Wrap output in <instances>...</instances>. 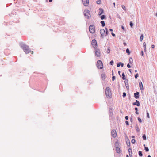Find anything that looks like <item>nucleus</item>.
I'll return each mask as SVG.
<instances>
[{"instance_id":"obj_1","label":"nucleus","mask_w":157,"mask_h":157,"mask_svg":"<svg viewBox=\"0 0 157 157\" xmlns=\"http://www.w3.org/2000/svg\"><path fill=\"white\" fill-rule=\"evenodd\" d=\"M21 47L26 54L28 53L31 52V50L29 49L28 46L22 44L21 45Z\"/></svg>"},{"instance_id":"obj_2","label":"nucleus","mask_w":157,"mask_h":157,"mask_svg":"<svg viewBox=\"0 0 157 157\" xmlns=\"http://www.w3.org/2000/svg\"><path fill=\"white\" fill-rule=\"evenodd\" d=\"M105 93L107 97L108 98H110L112 97V93L109 88L107 87L105 90Z\"/></svg>"},{"instance_id":"obj_3","label":"nucleus","mask_w":157,"mask_h":157,"mask_svg":"<svg viewBox=\"0 0 157 157\" xmlns=\"http://www.w3.org/2000/svg\"><path fill=\"white\" fill-rule=\"evenodd\" d=\"M84 15L85 17L87 19H90V11L88 10H86L84 11Z\"/></svg>"},{"instance_id":"obj_4","label":"nucleus","mask_w":157,"mask_h":157,"mask_svg":"<svg viewBox=\"0 0 157 157\" xmlns=\"http://www.w3.org/2000/svg\"><path fill=\"white\" fill-rule=\"evenodd\" d=\"M97 66L98 69H102L103 68V65L101 60H98L97 63Z\"/></svg>"},{"instance_id":"obj_5","label":"nucleus","mask_w":157,"mask_h":157,"mask_svg":"<svg viewBox=\"0 0 157 157\" xmlns=\"http://www.w3.org/2000/svg\"><path fill=\"white\" fill-rule=\"evenodd\" d=\"M95 56L97 57H100L101 55V52L99 49H95Z\"/></svg>"},{"instance_id":"obj_6","label":"nucleus","mask_w":157,"mask_h":157,"mask_svg":"<svg viewBox=\"0 0 157 157\" xmlns=\"http://www.w3.org/2000/svg\"><path fill=\"white\" fill-rule=\"evenodd\" d=\"M89 30L91 33H93L95 32V27L93 25H91L89 27Z\"/></svg>"},{"instance_id":"obj_7","label":"nucleus","mask_w":157,"mask_h":157,"mask_svg":"<svg viewBox=\"0 0 157 157\" xmlns=\"http://www.w3.org/2000/svg\"><path fill=\"white\" fill-rule=\"evenodd\" d=\"M91 44L94 49H96L97 48V44L96 41L94 39L92 40Z\"/></svg>"},{"instance_id":"obj_8","label":"nucleus","mask_w":157,"mask_h":157,"mask_svg":"<svg viewBox=\"0 0 157 157\" xmlns=\"http://www.w3.org/2000/svg\"><path fill=\"white\" fill-rule=\"evenodd\" d=\"M111 135L113 138H115L117 136L116 131L115 130H113L111 131Z\"/></svg>"},{"instance_id":"obj_9","label":"nucleus","mask_w":157,"mask_h":157,"mask_svg":"<svg viewBox=\"0 0 157 157\" xmlns=\"http://www.w3.org/2000/svg\"><path fill=\"white\" fill-rule=\"evenodd\" d=\"M100 33L101 35V37H103L105 34V31L104 29H101L100 30Z\"/></svg>"},{"instance_id":"obj_10","label":"nucleus","mask_w":157,"mask_h":157,"mask_svg":"<svg viewBox=\"0 0 157 157\" xmlns=\"http://www.w3.org/2000/svg\"><path fill=\"white\" fill-rule=\"evenodd\" d=\"M83 5L86 6H87L89 4V0H82Z\"/></svg>"},{"instance_id":"obj_11","label":"nucleus","mask_w":157,"mask_h":157,"mask_svg":"<svg viewBox=\"0 0 157 157\" xmlns=\"http://www.w3.org/2000/svg\"><path fill=\"white\" fill-rule=\"evenodd\" d=\"M99 10H100V11L98 13V15H100L103 13L104 12V10L103 9L101 8H100L99 9Z\"/></svg>"},{"instance_id":"obj_12","label":"nucleus","mask_w":157,"mask_h":157,"mask_svg":"<svg viewBox=\"0 0 157 157\" xmlns=\"http://www.w3.org/2000/svg\"><path fill=\"white\" fill-rule=\"evenodd\" d=\"M134 97L136 99H138L139 97V92H136L134 94Z\"/></svg>"},{"instance_id":"obj_13","label":"nucleus","mask_w":157,"mask_h":157,"mask_svg":"<svg viewBox=\"0 0 157 157\" xmlns=\"http://www.w3.org/2000/svg\"><path fill=\"white\" fill-rule=\"evenodd\" d=\"M133 105H136L138 106H139L140 105L139 102L137 100L136 101V102H134L133 103Z\"/></svg>"},{"instance_id":"obj_14","label":"nucleus","mask_w":157,"mask_h":157,"mask_svg":"<svg viewBox=\"0 0 157 157\" xmlns=\"http://www.w3.org/2000/svg\"><path fill=\"white\" fill-rule=\"evenodd\" d=\"M139 85L140 88L141 90H143L144 88L143 87V84L141 82H140L139 83Z\"/></svg>"},{"instance_id":"obj_15","label":"nucleus","mask_w":157,"mask_h":157,"mask_svg":"<svg viewBox=\"0 0 157 157\" xmlns=\"http://www.w3.org/2000/svg\"><path fill=\"white\" fill-rule=\"evenodd\" d=\"M116 152L118 153H119L120 152V149L119 147H116Z\"/></svg>"},{"instance_id":"obj_16","label":"nucleus","mask_w":157,"mask_h":157,"mask_svg":"<svg viewBox=\"0 0 157 157\" xmlns=\"http://www.w3.org/2000/svg\"><path fill=\"white\" fill-rule=\"evenodd\" d=\"M101 76L103 80L105 79L106 77H105V74H102Z\"/></svg>"},{"instance_id":"obj_17","label":"nucleus","mask_w":157,"mask_h":157,"mask_svg":"<svg viewBox=\"0 0 157 157\" xmlns=\"http://www.w3.org/2000/svg\"><path fill=\"white\" fill-rule=\"evenodd\" d=\"M100 23L101 24V25L102 27H104L105 26V24L104 21H101Z\"/></svg>"},{"instance_id":"obj_18","label":"nucleus","mask_w":157,"mask_h":157,"mask_svg":"<svg viewBox=\"0 0 157 157\" xmlns=\"http://www.w3.org/2000/svg\"><path fill=\"white\" fill-rule=\"evenodd\" d=\"M129 62L131 64H132L133 63V60L132 58H130L129 59Z\"/></svg>"},{"instance_id":"obj_19","label":"nucleus","mask_w":157,"mask_h":157,"mask_svg":"<svg viewBox=\"0 0 157 157\" xmlns=\"http://www.w3.org/2000/svg\"><path fill=\"white\" fill-rule=\"evenodd\" d=\"M122 79L123 80H125L126 78V76H125V75L124 74V73H122Z\"/></svg>"},{"instance_id":"obj_20","label":"nucleus","mask_w":157,"mask_h":157,"mask_svg":"<svg viewBox=\"0 0 157 157\" xmlns=\"http://www.w3.org/2000/svg\"><path fill=\"white\" fill-rule=\"evenodd\" d=\"M143 46L144 47V51H145L146 49V44L145 42H144L143 43Z\"/></svg>"},{"instance_id":"obj_21","label":"nucleus","mask_w":157,"mask_h":157,"mask_svg":"<svg viewBox=\"0 0 157 157\" xmlns=\"http://www.w3.org/2000/svg\"><path fill=\"white\" fill-rule=\"evenodd\" d=\"M126 52L128 53V55H129L130 54V53L128 48L126 49Z\"/></svg>"},{"instance_id":"obj_22","label":"nucleus","mask_w":157,"mask_h":157,"mask_svg":"<svg viewBox=\"0 0 157 157\" xmlns=\"http://www.w3.org/2000/svg\"><path fill=\"white\" fill-rule=\"evenodd\" d=\"M128 151L129 153V155L130 156V153H132V149L131 148H129L128 150Z\"/></svg>"},{"instance_id":"obj_23","label":"nucleus","mask_w":157,"mask_h":157,"mask_svg":"<svg viewBox=\"0 0 157 157\" xmlns=\"http://www.w3.org/2000/svg\"><path fill=\"white\" fill-rule=\"evenodd\" d=\"M101 2V0H98L96 2L98 4H100Z\"/></svg>"},{"instance_id":"obj_24","label":"nucleus","mask_w":157,"mask_h":157,"mask_svg":"<svg viewBox=\"0 0 157 157\" xmlns=\"http://www.w3.org/2000/svg\"><path fill=\"white\" fill-rule=\"evenodd\" d=\"M139 155L140 156H142L143 155V154H142V152L141 151H139Z\"/></svg>"},{"instance_id":"obj_25","label":"nucleus","mask_w":157,"mask_h":157,"mask_svg":"<svg viewBox=\"0 0 157 157\" xmlns=\"http://www.w3.org/2000/svg\"><path fill=\"white\" fill-rule=\"evenodd\" d=\"M143 37H144V36H143V34H142L140 37V40L141 41H142V40H143Z\"/></svg>"},{"instance_id":"obj_26","label":"nucleus","mask_w":157,"mask_h":157,"mask_svg":"<svg viewBox=\"0 0 157 157\" xmlns=\"http://www.w3.org/2000/svg\"><path fill=\"white\" fill-rule=\"evenodd\" d=\"M105 16L104 15H102L101 17V19L102 20H103V19H105Z\"/></svg>"},{"instance_id":"obj_27","label":"nucleus","mask_w":157,"mask_h":157,"mask_svg":"<svg viewBox=\"0 0 157 157\" xmlns=\"http://www.w3.org/2000/svg\"><path fill=\"white\" fill-rule=\"evenodd\" d=\"M143 140H146V136L145 134H144L143 136Z\"/></svg>"},{"instance_id":"obj_28","label":"nucleus","mask_w":157,"mask_h":157,"mask_svg":"<svg viewBox=\"0 0 157 157\" xmlns=\"http://www.w3.org/2000/svg\"><path fill=\"white\" fill-rule=\"evenodd\" d=\"M110 52V48L109 47L107 48V52L108 53H109Z\"/></svg>"},{"instance_id":"obj_29","label":"nucleus","mask_w":157,"mask_h":157,"mask_svg":"<svg viewBox=\"0 0 157 157\" xmlns=\"http://www.w3.org/2000/svg\"><path fill=\"white\" fill-rule=\"evenodd\" d=\"M121 7H122V8H123V9H124V10H126L125 6L124 5H122L121 6Z\"/></svg>"},{"instance_id":"obj_30","label":"nucleus","mask_w":157,"mask_h":157,"mask_svg":"<svg viewBox=\"0 0 157 157\" xmlns=\"http://www.w3.org/2000/svg\"><path fill=\"white\" fill-rule=\"evenodd\" d=\"M145 150L146 152H147L149 151V149L147 147H145Z\"/></svg>"},{"instance_id":"obj_31","label":"nucleus","mask_w":157,"mask_h":157,"mask_svg":"<svg viewBox=\"0 0 157 157\" xmlns=\"http://www.w3.org/2000/svg\"><path fill=\"white\" fill-rule=\"evenodd\" d=\"M136 141L134 139H133L131 140L132 143L133 144H134L135 143Z\"/></svg>"},{"instance_id":"obj_32","label":"nucleus","mask_w":157,"mask_h":157,"mask_svg":"<svg viewBox=\"0 0 157 157\" xmlns=\"http://www.w3.org/2000/svg\"><path fill=\"white\" fill-rule=\"evenodd\" d=\"M130 25L131 27H132L133 25V24L132 21L130 22Z\"/></svg>"},{"instance_id":"obj_33","label":"nucleus","mask_w":157,"mask_h":157,"mask_svg":"<svg viewBox=\"0 0 157 157\" xmlns=\"http://www.w3.org/2000/svg\"><path fill=\"white\" fill-rule=\"evenodd\" d=\"M126 96V93L125 92L123 93V97L124 98V97H125Z\"/></svg>"},{"instance_id":"obj_34","label":"nucleus","mask_w":157,"mask_h":157,"mask_svg":"<svg viewBox=\"0 0 157 157\" xmlns=\"http://www.w3.org/2000/svg\"><path fill=\"white\" fill-rule=\"evenodd\" d=\"M138 120L140 123H141L142 122L140 118H138Z\"/></svg>"},{"instance_id":"obj_35","label":"nucleus","mask_w":157,"mask_h":157,"mask_svg":"<svg viewBox=\"0 0 157 157\" xmlns=\"http://www.w3.org/2000/svg\"><path fill=\"white\" fill-rule=\"evenodd\" d=\"M138 76V73H137L136 74V75L135 76V77L136 78Z\"/></svg>"},{"instance_id":"obj_36","label":"nucleus","mask_w":157,"mask_h":157,"mask_svg":"<svg viewBox=\"0 0 157 157\" xmlns=\"http://www.w3.org/2000/svg\"><path fill=\"white\" fill-rule=\"evenodd\" d=\"M113 60H112L110 61V64L111 65H113Z\"/></svg>"},{"instance_id":"obj_37","label":"nucleus","mask_w":157,"mask_h":157,"mask_svg":"<svg viewBox=\"0 0 157 157\" xmlns=\"http://www.w3.org/2000/svg\"><path fill=\"white\" fill-rule=\"evenodd\" d=\"M120 63H121V62H120V63H118L117 64V67H119L120 66Z\"/></svg>"},{"instance_id":"obj_38","label":"nucleus","mask_w":157,"mask_h":157,"mask_svg":"<svg viewBox=\"0 0 157 157\" xmlns=\"http://www.w3.org/2000/svg\"><path fill=\"white\" fill-rule=\"evenodd\" d=\"M125 123L127 125H129V123L128 121H126L125 122Z\"/></svg>"},{"instance_id":"obj_39","label":"nucleus","mask_w":157,"mask_h":157,"mask_svg":"<svg viewBox=\"0 0 157 157\" xmlns=\"http://www.w3.org/2000/svg\"><path fill=\"white\" fill-rule=\"evenodd\" d=\"M108 33V30L107 28H106V34L107 35Z\"/></svg>"},{"instance_id":"obj_40","label":"nucleus","mask_w":157,"mask_h":157,"mask_svg":"<svg viewBox=\"0 0 157 157\" xmlns=\"http://www.w3.org/2000/svg\"><path fill=\"white\" fill-rule=\"evenodd\" d=\"M115 77L114 76H113L112 78V81H114L115 80Z\"/></svg>"},{"instance_id":"obj_41","label":"nucleus","mask_w":157,"mask_h":157,"mask_svg":"<svg viewBox=\"0 0 157 157\" xmlns=\"http://www.w3.org/2000/svg\"><path fill=\"white\" fill-rule=\"evenodd\" d=\"M120 65H121V66L122 67H123L124 66V64H123V63H121Z\"/></svg>"},{"instance_id":"obj_42","label":"nucleus","mask_w":157,"mask_h":157,"mask_svg":"<svg viewBox=\"0 0 157 157\" xmlns=\"http://www.w3.org/2000/svg\"><path fill=\"white\" fill-rule=\"evenodd\" d=\"M147 117L148 118H149V114L148 113H147Z\"/></svg>"},{"instance_id":"obj_43","label":"nucleus","mask_w":157,"mask_h":157,"mask_svg":"<svg viewBox=\"0 0 157 157\" xmlns=\"http://www.w3.org/2000/svg\"><path fill=\"white\" fill-rule=\"evenodd\" d=\"M127 67H128V68H130V67H131V66H130V65H129V64H127Z\"/></svg>"},{"instance_id":"obj_44","label":"nucleus","mask_w":157,"mask_h":157,"mask_svg":"<svg viewBox=\"0 0 157 157\" xmlns=\"http://www.w3.org/2000/svg\"><path fill=\"white\" fill-rule=\"evenodd\" d=\"M111 34L113 36H115V35L113 33H111Z\"/></svg>"},{"instance_id":"obj_45","label":"nucleus","mask_w":157,"mask_h":157,"mask_svg":"<svg viewBox=\"0 0 157 157\" xmlns=\"http://www.w3.org/2000/svg\"><path fill=\"white\" fill-rule=\"evenodd\" d=\"M127 144L128 146H129L130 145V142H129L128 143H127Z\"/></svg>"},{"instance_id":"obj_46","label":"nucleus","mask_w":157,"mask_h":157,"mask_svg":"<svg viewBox=\"0 0 157 157\" xmlns=\"http://www.w3.org/2000/svg\"><path fill=\"white\" fill-rule=\"evenodd\" d=\"M128 116H125V118L126 120H128Z\"/></svg>"},{"instance_id":"obj_47","label":"nucleus","mask_w":157,"mask_h":157,"mask_svg":"<svg viewBox=\"0 0 157 157\" xmlns=\"http://www.w3.org/2000/svg\"><path fill=\"white\" fill-rule=\"evenodd\" d=\"M141 55L142 56H143V55L144 54V53H143V51H141Z\"/></svg>"},{"instance_id":"obj_48","label":"nucleus","mask_w":157,"mask_h":157,"mask_svg":"<svg viewBox=\"0 0 157 157\" xmlns=\"http://www.w3.org/2000/svg\"><path fill=\"white\" fill-rule=\"evenodd\" d=\"M135 110H136V111H138V108L136 107L135 108Z\"/></svg>"},{"instance_id":"obj_49","label":"nucleus","mask_w":157,"mask_h":157,"mask_svg":"<svg viewBox=\"0 0 157 157\" xmlns=\"http://www.w3.org/2000/svg\"><path fill=\"white\" fill-rule=\"evenodd\" d=\"M136 130L137 131V130H138L139 131V128L137 127H136Z\"/></svg>"},{"instance_id":"obj_50","label":"nucleus","mask_w":157,"mask_h":157,"mask_svg":"<svg viewBox=\"0 0 157 157\" xmlns=\"http://www.w3.org/2000/svg\"><path fill=\"white\" fill-rule=\"evenodd\" d=\"M151 47H152V48H154V47H155V46H154V45H151Z\"/></svg>"},{"instance_id":"obj_51","label":"nucleus","mask_w":157,"mask_h":157,"mask_svg":"<svg viewBox=\"0 0 157 157\" xmlns=\"http://www.w3.org/2000/svg\"><path fill=\"white\" fill-rule=\"evenodd\" d=\"M135 113H136V114H139L137 112V111H136Z\"/></svg>"},{"instance_id":"obj_52","label":"nucleus","mask_w":157,"mask_h":157,"mask_svg":"<svg viewBox=\"0 0 157 157\" xmlns=\"http://www.w3.org/2000/svg\"><path fill=\"white\" fill-rule=\"evenodd\" d=\"M130 119L131 121L132 122V118H131Z\"/></svg>"},{"instance_id":"obj_53","label":"nucleus","mask_w":157,"mask_h":157,"mask_svg":"<svg viewBox=\"0 0 157 157\" xmlns=\"http://www.w3.org/2000/svg\"><path fill=\"white\" fill-rule=\"evenodd\" d=\"M109 111H112V108H110L109 109Z\"/></svg>"},{"instance_id":"obj_54","label":"nucleus","mask_w":157,"mask_h":157,"mask_svg":"<svg viewBox=\"0 0 157 157\" xmlns=\"http://www.w3.org/2000/svg\"><path fill=\"white\" fill-rule=\"evenodd\" d=\"M122 28L123 30H124V27L123 26H122Z\"/></svg>"},{"instance_id":"obj_55","label":"nucleus","mask_w":157,"mask_h":157,"mask_svg":"<svg viewBox=\"0 0 157 157\" xmlns=\"http://www.w3.org/2000/svg\"><path fill=\"white\" fill-rule=\"evenodd\" d=\"M109 30L110 31H113V29H109Z\"/></svg>"},{"instance_id":"obj_56","label":"nucleus","mask_w":157,"mask_h":157,"mask_svg":"<svg viewBox=\"0 0 157 157\" xmlns=\"http://www.w3.org/2000/svg\"><path fill=\"white\" fill-rule=\"evenodd\" d=\"M121 72L120 71H119L118 72V74L119 75H120V73Z\"/></svg>"},{"instance_id":"obj_57","label":"nucleus","mask_w":157,"mask_h":157,"mask_svg":"<svg viewBox=\"0 0 157 157\" xmlns=\"http://www.w3.org/2000/svg\"><path fill=\"white\" fill-rule=\"evenodd\" d=\"M52 0H49V2H51L52 1Z\"/></svg>"},{"instance_id":"obj_58","label":"nucleus","mask_w":157,"mask_h":157,"mask_svg":"<svg viewBox=\"0 0 157 157\" xmlns=\"http://www.w3.org/2000/svg\"><path fill=\"white\" fill-rule=\"evenodd\" d=\"M131 69H129V71H130V72H131Z\"/></svg>"},{"instance_id":"obj_59","label":"nucleus","mask_w":157,"mask_h":157,"mask_svg":"<svg viewBox=\"0 0 157 157\" xmlns=\"http://www.w3.org/2000/svg\"><path fill=\"white\" fill-rule=\"evenodd\" d=\"M126 157H129L128 155H126Z\"/></svg>"},{"instance_id":"obj_60","label":"nucleus","mask_w":157,"mask_h":157,"mask_svg":"<svg viewBox=\"0 0 157 157\" xmlns=\"http://www.w3.org/2000/svg\"><path fill=\"white\" fill-rule=\"evenodd\" d=\"M137 72V70H135V72Z\"/></svg>"},{"instance_id":"obj_61","label":"nucleus","mask_w":157,"mask_h":157,"mask_svg":"<svg viewBox=\"0 0 157 157\" xmlns=\"http://www.w3.org/2000/svg\"><path fill=\"white\" fill-rule=\"evenodd\" d=\"M124 45H126V44L125 43H124Z\"/></svg>"},{"instance_id":"obj_62","label":"nucleus","mask_w":157,"mask_h":157,"mask_svg":"<svg viewBox=\"0 0 157 157\" xmlns=\"http://www.w3.org/2000/svg\"><path fill=\"white\" fill-rule=\"evenodd\" d=\"M148 157H151V156L150 155H148Z\"/></svg>"},{"instance_id":"obj_63","label":"nucleus","mask_w":157,"mask_h":157,"mask_svg":"<svg viewBox=\"0 0 157 157\" xmlns=\"http://www.w3.org/2000/svg\"><path fill=\"white\" fill-rule=\"evenodd\" d=\"M33 52H32V54H33Z\"/></svg>"},{"instance_id":"obj_64","label":"nucleus","mask_w":157,"mask_h":157,"mask_svg":"<svg viewBox=\"0 0 157 157\" xmlns=\"http://www.w3.org/2000/svg\"><path fill=\"white\" fill-rule=\"evenodd\" d=\"M156 16H157V13H156Z\"/></svg>"}]
</instances>
